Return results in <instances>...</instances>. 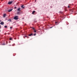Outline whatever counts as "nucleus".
<instances>
[{"mask_svg":"<svg viewBox=\"0 0 77 77\" xmlns=\"http://www.w3.org/2000/svg\"><path fill=\"white\" fill-rule=\"evenodd\" d=\"M8 35H9L10 34H9V33H8Z\"/></svg>","mask_w":77,"mask_h":77,"instance_id":"23","label":"nucleus"},{"mask_svg":"<svg viewBox=\"0 0 77 77\" xmlns=\"http://www.w3.org/2000/svg\"><path fill=\"white\" fill-rule=\"evenodd\" d=\"M27 38H29V37H27Z\"/></svg>","mask_w":77,"mask_h":77,"instance_id":"24","label":"nucleus"},{"mask_svg":"<svg viewBox=\"0 0 77 77\" xmlns=\"http://www.w3.org/2000/svg\"><path fill=\"white\" fill-rule=\"evenodd\" d=\"M8 21H10V22H11V20L9 19V20H8Z\"/></svg>","mask_w":77,"mask_h":77,"instance_id":"13","label":"nucleus"},{"mask_svg":"<svg viewBox=\"0 0 77 77\" xmlns=\"http://www.w3.org/2000/svg\"><path fill=\"white\" fill-rule=\"evenodd\" d=\"M0 29H1V26H0Z\"/></svg>","mask_w":77,"mask_h":77,"instance_id":"21","label":"nucleus"},{"mask_svg":"<svg viewBox=\"0 0 77 77\" xmlns=\"http://www.w3.org/2000/svg\"><path fill=\"white\" fill-rule=\"evenodd\" d=\"M34 32H35V33H36V30H34Z\"/></svg>","mask_w":77,"mask_h":77,"instance_id":"12","label":"nucleus"},{"mask_svg":"<svg viewBox=\"0 0 77 77\" xmlns=\"http://www.w3.org/2000/svg\"><path fill=\"white\" fill-rule=\"evenodd\" d=\"M21 8H24L25 7H24V5H23L21 6Z\"/></svg>","mask_w":77,"mask_h":77,"instance_id":"6","label":"nucleus"},{"mask_svg":"<svg viewBox=\"0 0 77 77\" xmlns=\"http://www.w3.org/2000/svg\"><path fill=\"white\" fill-rule=\"evenodd\" d=\"M70 7L69 5L68 6V8H69Z\"/></svg>","mask_w":77,"mask_h":77,"instance_id":"15","label":"nucleus"},{"mask_svg":"<svg viewBox=\"0 0 77 77\" xmlns=\"http://www.w3.org/2000/svg\"><path fill=\"white\" fill-rule=\"evenodd\" d=\"M34 36H35V35H36V33H35L34 34V35H33Z\"/></svg>","mask_w":77,"mask_h":77,"instance_id":"19","label":"nucleus"},{"mask_svg":"<svg viewBox=\"0 0 77 77\" xmlns=\"http://www.w3.org/2000/svg\"><path fill=\"white\" fill-rule=\"evenodd\" d=\"M6 14H4L3 15V17L4 18H5V17H6Z\"/></svg>","mask_w":77,"mask_h":77,"instance_id":"3","label":"nucleus"},{"mask_svg":"<svg viewBox=\"0 0 77 77\" xmlns=\"http://www.w3.org/2000/svg\"><path fill=\"white\" fill-rule=\"evenodd\" d=\"M32 29H33V30H35V28H34V27H32Z\"/></svg>","mask_w":77,"mask_h":77,"instance_id":"17","label":"nucleus"},{"mask_svg":"<svg viewBox=\"0 0 77 77\" xmlns=\"http://www.w3.org/2000/svg\"><path fill=\"white\" fill-rule=\"evenodd\" d=\"M17 11H21V10H20V8H19L17 9Z\"/></svg>","mask_w":77,"mask_h":77,"instance_id":"4","label":"nucleus"},{"mask_svg":"<svg viewBox=\"0 0 77 77\" xmlns=\"http://www.w3.org/2000/svg\"><path fill=\"white\" fill-rule=\"evenodd\" d=\"M0 24L2 25H3L4 24V22H2Z\"/></svg>","mask_w":77,"mask_h":77,"instance_id":"8","label":"nucleus"},{"mask_svg":"<svg viewBox=\"0 0 77 77\" xmlns=\"http://www.w3.org/2000/svg\"><path fill=\"white\" fill-rule=\"evenodd\" d=\"M10 28V29H12V27H11Z\"/></svg>","mask_w":77,"mask_h":77,"instance_id":"20","label":"nucleus"},{"mask_svg":"<svg viewBox=\"0 0 77 77\" xmlns=\"http://www.w3.org/2000/svg\"><path fill=\"white\" fill-rule=\"evenodd\" d=\"M14 20H17L18 19V16H16L14 17Z\"/></svg>","mask_w":77,"mask_h":77,"instance_id":"1","label":"nucleus"},{"mask_svg":"<svg viewBox=\"0 0 77 77\" xmlns=\"http://www.w3.org/2000/svg\"><path fill=\"white\" fill-rule=\"evenodd\" d=\"M14 9H17V7H15Z\"/></svg>","mask_w":77,"mask_h":77,"instance_id":"18","label":"nucleus"},{"mask_svg":"<svg viewBox=\"0 0 77 77\" xmlns=\"http://www.w3.org/2000/svg\"><path fill=\"white\" fill-rule=\"evenodd\" d=\"M32 35H33V33H31L28 36H32Z\"/></svg>","mask_w":77,"mask_h":77,"instance_id":"7","label":"nucleus"},{"mask_svg":"<svg viewBox=\"0 0 77 77\" xmlns=\"http://www.w3.org/2000/svg\"><path fill=\"white\" fill-rule=\"evenodd\" d=\"M20 14V13L19 11H18L17 13V15H19Z\"/></svg>","mask_w":77,"mask_h":77,"instance_id":"10","label":"nucleus"},{"mask_svg":"<svg viewBox=\"0 0 77 77\" xmlns=\"http://www.w3.org/2000/svg\"><path fill=\"white\" fill-rule=\"evenodd\" d=\"M4 27H5V28H7V27H8L7 26H4Z\"/></svg>","mask_w":77,"mask_h":77,"instance_id":"11","label":"nucleus"},{"mask_svg":"<svg viewBox=\"0 0 77 77\" xmlns=\"http://www.w3.org/2000/svg\"><path fill=\"white\" fill-rule=\"evenodd\" d=\"M1 20H0V22H1Z\"/></svg>","mask_w":77,"mask_h":77,"instance_id":"26","label":"nucleus"},{"mask_svg":"<svg viewBox=\"0 0 77 77\" xmlns=\"http://www.w3.org/2000/svg\"><path fill=\"white\" fill-rule=\"evenodd\" d=\"M12 11V9H11L10 10H9L8 11V12H11Z\"/></svg>","mask_w":77,"mask_h":77,"instance_id":"5","label":"nucleus"},{"mask_svg":"<svg viewBox=\"0 0 77 77\" xmlns=\"http://www.w3.org/2000/svg\"><path fill=\"white\" fill-rule=\"evenodd\" d=\"M25 37H27V36H25Z\"/></svg>","mask_w":77,"mask_h":77,"instance_id":"25","label":"nucleus"},{"mask_svg":"<svg viewBox=\"0 0 77 77\" xmlns=\"http://www.w3.org/2000/svg\"><path fill=\"white\" fill-rule=\"evenodd\" d=\"M57 23H58V22H55V24H57Z\"/></svg>","mask_w":77,"mask_h":77,"instance_id":"16","label":"nucleus"},{"mask_svg":"<svg viewBox=\"0 0 77 77\" xmlns=\"http://www.w3.org/2000/svg\"><path fill=\"white\" fill-rule=\"evenodd\" d=\"M35 11H33L32 13V14H35Z\"/></svg>","mask_w":77,"mask_h":77,"instance_id":"9","label":"nucleus"},{"mask_svg":"<svg viewBox=\"0 0 77 77\" xmlns=\"http://www.w3.org/2000/svg\"><path fill=\"white\" fill-rule=\"evenodd\" d=\"M52 27H51V28H52Z\"/></svg>","mask_w":77,"mask_h":77,"instance_id":"22","label":"nucleus"},{"mask_svg":"<svg viewBox=\"0 0 77 77\" xmlns=\"http://www.w3.org/2000/svg\"><path fill=\"white\" fill-rule=\"evenodd\" d=\"M12 3V1H11V2H8V5H11Z\"/></svg>","mask_w":77,"mask_h":77,"instance_id":"2","label":"nucleus"},{"mask_svg":"<svg viewBox=\"0 0 77 77\" xmlns=\"http://www.w3.org/2000/svg\"><path fill=\"white\" fill-rule=\"evenodd\" d=\"M9 39H10V40H12V38H9Z\"/></svg>","mask_w":77,"mask_h":77,"instance_id":"14","label":"nucleus"}]
</instances>
